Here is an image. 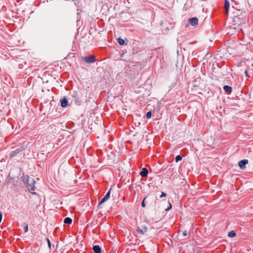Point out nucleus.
Returning a JSON list of instances; mask_svg holds the SVG:
<instances>
[{"mask_svg": "<svg viewBox=\"0 0 253 253\" xmlns=\"http://www.w3.org/2000/svg\"><path fill=\"white\" fill-rule=\"evenodd\" d=\"M147 231V228L146 226H141L138 227L137 228V232L138 234L140 235L144 234Z\"/></svg>", "mask_w": 253, "mask_h": 253, "instance_id": "f257e3e1", "label": "nucleus"}, {"mask_svg": "<svg viewBox=\"0 0 253 253\" xmlns=\"http://www.w3.org/2000/svg\"><path fill=\"white\" fill-rule=\"evenodd\" d=\"M83 60L87 63H93L95 61V58L93 56L83 57Z\"/></svg>", "mask_w": 253, "mask_h": 253, "instance_id": "f03ea898", "label": "nucleus"}, {"mask_svg": "<svg viewBox=\"0 0 253 253\" xmlns=\"http://www.w3.org/2000/svg\"><path fill=\"white\" fill-rule=\"evenodd\" d=\"M111 189H110L109 191L106 193V195L104 196V197L101 200V201L99 203V205L102 204L104 202L107 201L110 197V193H111Z\"/></svg>", "mask_w": 253, "mask_h": 253, "instance_id": "7ed1b4c3", "label": "nucleus"}, {"mask_svg": "<svg viewBox=\"0 0 253 253\" xmlns=\"http://www.w3.org/2000/svg\"><path fill=\"white\" fill-rule=\"evenodd\" d=\"M189 22L192 26H195L198 23V19L196 17H193L189 19Z\"/></svg>", "mask_w": 253, "mask_h": 253, "instance_id": "20e7f679", "label": "nucleus"}, {"mask_svg": "<svg viewBox=\"0 0 253 253\" xmlns=\"http://www.w3.org/2000/svg\"><path fill=\"white\" fill-rule=\"evenodd\" d=\"M248 161L247 160H242L239 162V166L240 168L244 169L245 168L246 165L248 164Z\"/></svg>", "mask_w": 253, "mask_h": 253, "instance_id": "39448f33", "label": "nucleus"}, {"mask_svg": "<svg viewBox=\"0 0 253 253\" xmlns=\"http://www.w3.org/2000/svg\"><path fill=\"white\" fill-rule=\"evenodd\" d=\"M140 175L142 177H146L148 175V170L145 168H143L140 172Z\"/></svg>", "mask_w": 253, "mask_h": 253, "instance_id": "423d86ee", "label": "nucleus"}, {"mask_svg": "<svg viewBox=\"0 0 253 253\" xmlns=\"http://www.w3.org/2000/svg\"><path fill=\"white\" fill-rule=\"evenodd\" d=\"M92 249L95 253H100L101 252V249L98 245L94 246Z\"/></svg>", "mask_w": 253, "mask_h": 253, "instance_id": "0eeeda50", "label": "nucleus"}, {"mask_svg": "<svg viewBox=\"0 0 253 253\" xmlns=\"http://www.w3.org/2000/svg\"><path fill=\"white\" fill-rule=\"evenodd\" d=\"M229 2L227 0H225L224 8L225 9L226 14H228L229 8Z\"/></svg>", "mask_w": 253, "mask_h": 253, "instance_id": "6e6552de", "label": "nucleus"}, {"mask_svg": "<svg viewBox=\"0 0 253 253\" xmlns=\"http://www.w3.org/2000/svg\"><path fill=\"white\" fill-rule=\"evenodd\" d=\"M27 187L32 193H34V192H32L35 190V186L33 184H27Z\"/></svg>", "mask_w": 253, "mask_h": 253, "instance_id": "1a4fd4ad", "label": "nucleus"}, {"mask_svg": "<svg viewBox=\"0 0 253 253\" xmlns=\"http://www.w3.org/2000/svg\"><path fill=\"white\" fill-rule=\"evenodd\" d=\"M61 106L62 107H66L68 105V101L66 99L64 98L61 101Z\"/></svg>", "mask_w": 253, "mask_h": 253, "instance_id": "9d476101", "label": "nucleus"}, {"mask_svg": "<svg viewBox=\"0 0 253 253\" xmlns=\"http://www.w3.org/2000/svg\"><path fill=\"white\" fill-rule=\"evenodd\" d=\"M223 89L226 92L228 93H230L232 91V87L228 85L224 86Z\"/></svg>", "mask_w": 253, "mask_h": 253, "instance_id": "9b49d317", "label": "nucleus"}, {"mask_svg": "<svg viewBox=\"0 0 253 253\" xmlns=\"http://www.w3.org/2000/svg\"><path fill=\"white\" fill-rule=\"evenodd\" d=\"M64 222L66 224H71L72 222V219L70 217H66L64 219Z\"/></svg>", "mask_w": 253, "mask_h": 253, "instance_id": "f8f14e48", "label": "nucleus"}, {"mask_svg": "<svg viewBox=\"0 0 253 253\" xmlns=\"http://www.w3.org/2000/svg\"><path fill=\"white\" fill-rule=\"evenodd\" d=\"M228 236L230 238H233L236 236V233L234 231H231L228 233Z\"/></svg>", "mask_w": 253, "mask_h": 253, "instance_id": "ddd939ff", "label": "nucleus"}, {"mask_svg": "<svg viewBox=\"0 0 253 253\" xmlns=\"http://www.w3.org/2000/svg\"><path fill=\"white\" fill-rule=\"evenodd\" d=\"M117 42L120 45H123L125 42L124 40L121 38H118L117 39Z\"/></svg>", "mask_w": 253, "mask_h": 253, "instance_id": "4468645a", "label": "nucleus"}, {"mask_svg": "<svg viewBox=\"0 0 253 253\" xmlns=\"http://www.w3.org/2000/svg\"><path fill=\"white\" fill-rule=\"evenodd\" d=\"M23 228L25 232H27L28 231V225L26 223L23 224Z\"/></svg>", "mask_w": 253, "mask_h": 253, "instance_id": "2eb2a0df", "label": "nucleus"}, {"mask_svg": "<svg viewBox=\"0 0 253 253\" xmlns=\"http://www.w3.org/2000/svg\"><path fill=\"white\" fill-rule=\"evenodd\" d=\"M182 160V157L180 155H177L175 157V161L176 162H178L179 161H180Z\"/></svg>", "mask_w": 253, "mask_h": 253, "instance_id": "dca6fc26", "label": "nucleus"}, {"mask_svg": "<svg viewBox=\"0 0 253 253\" xmlns=\"http://www.w3.org/2000/svg\"><path fill=\"white\" fill-rule=\"evenodd\" d=\"M151 117V112L150 111L148 112L146 114V118L149 119Z\"/></svg>", "mask_w": 253, "mask_h": 253, "instance_id": "f3484780", "label": "nucleus"}, {"mask_svg": "<svg viewBox=\"0 0 253 253\" xmlns=\"http://www.w3.org/2000/svg\"><path fill=\"white\" fill-rule=\"evenodd\" d=\"M46 240L47 242L48 246L49 248L50 249H51V244H50V241L48 238H46Z\"/></svg>", "mask_w": 253, "mask_h": 253, "instance_id": "a211bd4d", "label": "nucleus"}, {"mask_svg": "<svg viewBox=\"0 0 253 253\" xmlns=\"http://www.w3.org/2000/svg\"><path fill=\"white\" fill-rule=\"evenodd\" d=\"M171 205L170 203H169V206L168 207V208L167 209H166V211H169V210H170L171 208Z\"/></svg>", "mask_w": 253, "mask_h": 253, "instance_id": "6ab92c4d", "label": "nucleus"}, {"mask_svg": "<svg viewBox=\"0 0 253 253\" xmlns=\"http://www.w3.org/2000/svg\"><path fill=\"white\" fill-rule=\"evenodd\" d=\"M146 198H145L143 199V200L142 201V202L141 206H142V207H145V204L144 201H145V199H146Z\"/></svg>", "mask_w": 253, "mask_h": 253, "instance_id": "aec40b11", "label": "nucleus"}, {"mask_svg": "<svg viewBox=\"0 0 253 253\" xmlns=\"http://www.w3.org/2000/svg\"><path fill=\"white\" fill-rule=\"evenodd\" d=\"M166 194L164 193V192H162L161 196H160V198H162V197H166Z\"/></svg>", "mask_w": 253, "mask_h": 253, "instance_id": "412c9836", "label": "nucleus"}, {"mask_svg": "<svg viewBox=\"0 0 253 253\" xmlns=\"http://www.w3.org/2000/svg\"><path fill=\"white\" fill-rule=\"evenodd\" d=\"M245 74L246 77H248L249 76V75L248 74V72H247V71H245Z\"/></svg>", "mask_w": 253, "mask_h": 253, "instance_id": "4be33fe9", "label": "nucleus"}, {"mask_svg": "<svg viewBox=\"0 0 253 253\" xmlns=\"http://www.w3.org/2000/svg\"><path fill=\"white\" fill-rule=\"evenodd\" d=\"M183 236H186V235H187V232H186V231H184V232L183 233Z\"/></svg>", "mask_w": 253, "mask_h": 253, "instance_id": "5701e85b", "label": "nucleus"}, {"mask_svg": "<svg viewBox=\"0 0 253 253\" xmlns=\"http://www.w3.org/2000/svg\"><path fill=\"white\" fill-rule=\"evenodd\" d=\"M232 8L233 9H234V8H236L237 9H238L237 8H235L234 5H232Z\"/></svg>", "mask_w": 253, "mask_h": 253, "instance_id": "b1692460", "label": "nucleus"}, {"mask_svg": "<svg viewBox=\"0 0 253 253\" xmlns=\"http://www.w3.org/2000/svg\"><path fill=\"white\" fill-rule=\"evenodd\" d=\"M233 13H235V11L234 10L232 11Z\"/></svg>", "mask_w": 253, "mask_h": 253, "instance_id": "393cba45", "label": "nucleus"}, {"mask_svg": "<svg viewBox=\"0 0 253 253\" xmlns=\"http://www.w3.org/2000/svg\"><path fill=\"white\" fill-rule=\"evenodd\" d=\"M198 253H200V252H198Z\"/></svg>", "mask_w": 253, "mask_h": 253, "instance_id": "a878e982", "label": "nucleus"}]
</instances>
